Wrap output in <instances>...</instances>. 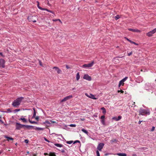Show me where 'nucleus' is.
Segmentation results:
<instances>
[{"instance_id": "cd10ccee", "label": "nucleus", "mask_w": 156, "mask_h": 156, "mask_svg": "<svg viewBox=\"0 0 156 156\" xmlns=\"http://www.w3.org/2000/svg\"><path fill=\"white\" fill-rule=\"evenodd\" d=\"M128 77L126 76L124 78L121 80V82H124L128 79Z\"/></svg>"}, {"instance_id": "3c124183", "label": "nucleus", "mask_w": 156, "mask_h": 156, "mask_svg": "<svg viewBox=\"0 0 156 156\" xmlns=\"http://www.w3.org/2000/svg\"><path fill=\"white\" fill-rule=\"evenodd\" d=\"M77 142L80 143V141L79 140H77L75 141L74 142V143H77Z\"/></svg>"}, {"instance_id": "0e129e2a", "label": "nucleus", "mask_w": 156, "mask_h": 156, "mask_svg": "<svg viewBox=\"0 0 156 156\" xmlns=\"http://www.w3.org/2000/svg\"><path fill=\"white\" fill-rule=\"evenodd\" d=\"M135 104V102H134L133 104Z\"/></svg>"}, {"instance_id": "a18cd8bd", "label": "nucleus", "mask_w": 156, "mask_h": 156, "mask_svg": "<svg viewBox=\"0 0 156 156\" xmlns=\"http://www.w3.org/2000/svg\"><path fill=\"white\" fill-rule=\"evenodd\" d=\"M132 52L131 51L130 53H128V55L130 56V55H131L132 54Z\"/></svg>"}, {"instance_id": "680f3d73", "label": "nucleus", "mask_w": 156, "mask_h": 156, "mask_svg": "<svg viewBox=\"0 0 156 156\" xmlns=\"http://www.w3.org/2000/svg\"><path fill=\"white\" fill-rule=\"evenodd\" d=\"M2 153V151H0V154Z\"/></svg>"}, {"instance_id": "4be33fe9", "label": "nucleus", "mask_w": 156, "mask_h": 156, "mask_svg": "<svg viewBox=\"0 0 156 156\" xmlns=\"http://www.w3.org/2000/svg\"><path fill=\"white\" fill-rule=\"evenodd\" d=\"M101 109L102 110V113L105 115V114L106 112V111L104 107H102L101 108Z\"/></svg>"}, {"instance_id": "37998d69", "label": "nucleus", "mask_w": 156, "mask_h": 156, "mask_svg": "<svg viewBox=\"0 0 156 156\" xmlns=\"http://www.w3.org/2000/svg\"><path fill=\"white\" fill-rule=\"evenodd\" d=\"M44 140H45V141H46L48 142H50V141L48 140H47L46 138H44Z\"/></svg>"}, {"instance_id": "5701e85b", "label": "nucleus", "mask_w": 156, "mask_h": 156, "mask_svg": "<svg viewBox=\"0 0 156 156\" xmlns=\"http://www.w3.org/2000/svg\"><path fill=\"white\" fill-rule=\"evenodd\" d=\"M80 74H79V73H78L76 74V80L78 81L79 79H80Z\"/></svg>"}, {"instance_id": "603ef678", "label": "nucleus", "mask_w": 156, "mask_h": 156, "mask_svg": "<svg viewBox=\"0 0 156 156\" xmlns=\"http://www.w3.org/2000/svg\"><path fill=\"white\" fill-rule=\"evenodd\" d=\"M125 38H126L128 41L129 42H130V41H131V40H129V39H128V38H127L126 37H125Z\"/></svg>"}, {"instance_id": "c756f323", "label": "nucleus", "mask_w": 156, "mask_h": 156, "mask_svg": "<svg viewBox=\"0 0 156 156\" xmlns=\"http://www.w3.org/2000/svg\"><path fill=\"white\" fill-rule=\"evenodd\" d=\"M30 122L32 124H35L36 123V122L34 121H31L30 119L29 120Z\"/></svg>"}, {"instance_id": "e2e57ef3", "label": "nucleus", "mask_w": 156, "mask_h": 156, "mask_svg": "<svg viewBox=\"0 0 156 156\" xmlns=\"http://www.w3.org/2000/svg\"><path fill=\"white\" fill-rule=\"evenodd\" d=\"M76 89L75 88H73V90Z\"/></svg>"}, {"instance_id": "f3484780", "label": "nucleus", "mask_w": 156, "mask_h": 156, "mask_svg": "<svg viewBox=\"0 0 156 156\" xmlns=\"http://www.w3.org/2000/svg\"><path fill=\"white\" fill-rule=\"evenodd\" d=\"M4 137L6 139H7L8 141H9L10 140H13V138L12 137H10L9 136H7L6 135H4Z\"/></svg>"}, {"instance_id": "72a5a7b5", "label": "nucleus", "mask_w": 156, "mask_h": 156, "mask_svg": "<svg viewBox=\"0 0 156 156\" xmlns=\"http://www.w3.org/2000/svg\"><path fill=\"white\" fill-rule=\"evenodd\" d=\"M69 126L71 127H75L76 125L75 124H71L69 125Z\"/></svg>"}, {"instance_id": "6ab92c4d", "label": "nucleus", "mask_w": 156, "mask_h": 156, "mask_svg": "<svg viewBox=\"0 0 156 156\" xmlns=\"http://www.w3.org/2000/svg\"><path fill=\"white\" fill-rule=\"evenodd\" d=\"M33 110L34 111V114L33 116H32V118H34L35 117L36 115V110L34 108H33Z\"/></svg>"}, {"instance_id": "864d4df0", "label": "nucleus", "mask_w": 156, "mask_h": 156, "mask_svg": "<svg viewBox=\"0 0 156 156\" xmlns=\"http://www.w3.org/2000/svg\"><path fill=\"white\" fill-rule=\"evenodd\" d=\"M47 5H48V6H50L51 5H50V4L49 3V1H48V3H47Z\"/></svg>"}, {"instance_id": "473e14b6", "label": "nucleus", "mask_w": 156, "mask_h": 156, "mask_svg": "<svg viewBox=\"0 0 156 156\" xmlns=\"http://www.w3.org/2000/svg\"><path fill=\"white\" fill-rule=\"evenodd\" d=\"M35 129L36 130H42L43 129L42 128H41L36 127L35 128Z\"/></svg>"}, {"instance_id": "c9c22d12", "label": "nucleus", "mask_w": 156, "mask_h": 156, "mask_svg": "<svg viewBox=\"0 0 156 156\" xmlns=\"http://www.w3.org/2000/svg\"><path fill=\"white\" fill-rule=\"evenodd\" d=\"M130 42L131 43H132V44H133L136 45H138V44H136L135 42L133 41H130Z\"/></svg>"}, {"instance_id": "de8ad7c7", "label": "nucleus", "mask_w": 156, "mask_h": 156, "mask_svg": "<svg viewBox=\"0 0 156 156\" xmlns=\"http://www.w3.org/2000/svg\"><path fill=\"white\" fill-rule=\"evenodd\" d=\"M28 141H28V140H25V142L26 143H28Z\"/></svg>"}, {"instance_id": "f704fd0d", "label": "nucleus", "mask_w": 156, "mask_h": 156, "mask_svg": "<svg viewBox=\"0 0 156 156\" xmlns=\"http://www.w3.org/2000/svg\"><path fill=\"white\" fill-rule=\"evenodd\" d=\"M73 142V141H68L66 142L67 143L69 144H72Z\"/></svg>"}, {"instance_id": "f257e3e1", "label": "nucleus", "mask_w": 156, "mask_h": 156, "mask_svg": "<svg viewBox=\"0 0 156 156\" xmlns=\"http://www.w3.org/2000/svg\"><path fill=\"white\" fill-rule=\"evenodd\" d=\"M23 98V97L18 98L13 101L12 103V105L14 107H18L20 105Z\"/></svg>"}, {"instance_id": "9d476101", "label": "nucleus", "mask_w": 156, "mask_h": 156, "mask_svg": "<svg viewBox=\"0 0 156 156\" xmlns=\"http://www.w3.org/2000/svg\"><path fill=\"white\" fill-rule=\"evenodd\" d=\"M5 61L3 59H0V66L3 68L5 67Z\"/></svg>"}, {"instance_id": "412c9836", "label": "nucleus", "mask_w": 156, "mask_h": 156, "mask_svg": "<svg viewBox=\"0 0 156 156\" xmlns=\"http://www.w3.org/2000/svg\"><path fill=\"white\" fill-rule=\"evenodd\" d=\"M117 141H118V140L115 139H113L111 140V142L112 144H113L114 142H117Z\"/></svg>"}, {"instance_id": "774afa93", "label": "nucleus", "mask_w": 156, "mask_h": 156, "mask_svg": "<svg viewBox=\"0 0 156 156\" xmlns=\"http://www.w3.org/2000/svg\"><path fill=\"white\" fill-rule=\"evenodd\" d=\"M155 110L156 111V108L155 109Z\"/></svg>"}, {"instance_id": "39448f33", "label": "nucleus", "mask_w": 156, "mask_h": 156, "mask_svg": "<svg viewBox=\"0 0 156 156\" xmlns=\"http://www.w3.org/2000/svg\"><path fill=\"white\" fill-rule=\"evenodd\" d=\"M156 32V28L154 29L153 30L147 33L146 34V35L149 37H150L152 36Z\"/></svg>"}, {"instance_id": "ddd939ff", "label": "nucleus", "mask_w": 156, "mask_h": 156, "mask_svg": "<svg viewBox=\"0 0 156 156\" xmlns=\"http://www.w3.org/2000/svg\"><path fill=\"white\" fill-rule=\"evenodd\" d=\"M53 69H55V70L57 71V73L58 74H60L62 73V71L58 67H54Z\"/></svg>"}, {"instance_id": "20e7f679", "label": "nucleus", "mask_w": 156, "mask_h": 156, "mask_svg": "<svg viewBox=\"0 0 156 156\" xmlns=\"http://www.w3.org/2000/svg\"><path fill=\"white\" fill-rule=\"evenodd\" d=\"M37 6L38 8L42 10H46L48 12H49L52 14H54V12L52 11L49 10L47 9L43 8L39 6V2L38 1H37Z\"/></svg>"}, {"instance_id": "1a4fd4ad", "label": "nucleus", "mask_w": 156, "mask_h": 156, "mask_svg": "<svg viewBox=\"0 0 156 156\" xmlns=\"http://www.w3.org/2000/svg\"><path fill=\"white\" fill-rule=\"evenodd\" d=\"M104 144L102 143H101L99 144L97 147V149L99 151H101L104 146Z\"/></svg>"}, {"instance_id": "09e8293b", "label": "nucleus", "mask_w": 156, "mask_h": 156, "mask_svg": "<svg viewBox=\"0 0 156 156\" xmlns=\"http://www.w3.org/2000/svg\"><path fill=\"white\" fill-rule=\"evenodd\" d=\"M0 55L2 56V57H4V56L3 55L2 52H0Z\"/></svg>"}, {"instance_id": "c85d7f7f", "label": "nucleus", "mask_w": 156, "mask_h": 156, "mask_svg": "<svg viewBox=\"0 0 156 156\" xmlns=\"http://www.w3.org/2000/svg\"><path fill=\"white\" fill-rule=\"evenodd\" d=\"M101 122L103 125H105V120L104 119H101Z\"/></svg>"}, {"instance_id": "4468645a", "label": "nucleus", "mask_w": 156, "mask_h": 156, "mask_svg": "<svg viewBox=\"0 0 156 156\" xmlns=\"http://www.w3.org/2000/svg\"><path fill=\"white\" fill-rule=\"evenodd\" d=\"M45 155H49V156H56L55 153L54 152H50L49 154L47 153H44Z\"/></svg>"}, {"instance_id": "052dcab7", "label": "nucleus", "mask_w": 156, "mask_h": 156, "mask_svg": "<svg viewBox=\"0 0 156 156\" xmlns=\"http://www.w3.org/2000/svg\"><path fill=\"white\" fill-rule=\"evenodd\" d=\"M40 62V64L41 65V61H39Z\"/></svg>"}, {"instance_id": "4d7b16f0", "label": "nucleus", "mask_w": 156, "mask_h": 156, "mask_svg": "<svg viewBox=\"0 0 156 156\" xmlns=\"http://www.w3.org/2000/svg\"><path fill=\"white\" fill-rule=\"evenodd\" d=\"M141 122H142V121H140L138 122L139 124H140Z\"/></svg>"}, {"instance_id": "2f4dec72", "label": "nucleus", "mask_w": 156, "mask_h": 156, "mask_svg": "<svg viewBox=\"0 0 156 156\" xmlns=\"http://www.w3.org/2000/svg\"><path fill=\"white\" fill-rule=\"evenodd\" d=\"M114 17H115V19L116 20H117L120 17H119V16L117 15V16H115Z\"/></svg>"}, {"instance_id": "8fccbe9b", "label": "nucleus", "mask_w": 156, "mask_h": 156, "mask_svg": "<svg viewBox=\"0 0 156 156\" xmlns=\"http://www.w3.org/2000/svg\"><path fill=\"white\" fill-rule=\"evenodd\" d=\"M20 109H16L15 110V111H16V112H18V111H20Z\"/></svg>"}, {"instance_id": "7c9ffc66", "label": "nucleus", "mask_w": 156, "mask_h": 156, "mask_svg": "<svg viewBox=\"0 0 156 156\" xmlns=\"http://www.w3.org/2000/svg\"><path fill=\"white\" fill-rule=\"evenodd\" d=\"M52 21H59L61 23H62V22L61 21V20L59 19H55V20H53Z\"/></svg>"}, {"instance_id": "ea45409f", "label": "nucleus", "mask_w": 156, "mask_h": 156, "mask_svg": "<svg viewBox=\"0 0 156 156\" xmlns=\"http://www.w3.org/2000/svg\"><path fill=\"white\" fill-rule=\"evenodd\" d=\"M155 128V127H154L153 126L152 128V129H151V131H154V130Z\"/></svg>"}, {"instance_id": "bf43d9fd", "label": "nucleus", "mask_w": 156, "mask_h": 156, "mask_svg": "<svg viewBox=\"0 0 156 156\" xmlns=\"http://www.w3.org/2000/svg\"><path fill=\"white\" fill-rule=\"evenodd\" d=\"M85 120V119H81V120L83 121V120Z\"/></svg>"}, {"instance_id": "a19ab883", "label": "nucleus", "mask_w": 156, "mask_h": 156, "mask_svg": "<svg viewBox=\"0 0 156 156\" xmlns=\"http://www.w3.org/2000/svg\"><path fill=\"white\" fill-rule=\"evenodd\" d=\"M105 118V116L104 115H102L101 116V119H104Z\"/></svg>"}, {"instance_id": "bb28decb", "label": "nucleus", "mask_w": 156, "mask_h": 156, "mask_svg": "<svg viewBox=\"0 0 156 156\" xmlns=\"http://www.w3.org/2000/svg\"><path fill=\"white\" fill-rule=\"evenodd\" d=\"M124 84V82H121V80L119 82V87L120 86L122 85H123Z\"/></svg>"}, {"instance_id": "f8f14e48", "label": "nucleus", "mask_w": 156, "mask_h": 156, "mask_svg": "<svg viewBox=\"0 0 156 156\" xmlns=\"http://www.w3.org/2000/svg\"><path fill=\"white\" fill-rule=\"evenodd\" d=\"M85 94L86 96H87V97H88L90 98H92V99H94V100H96L97 99V98H96L94 97V95L92 94H90V95H88L86 93Z\"/></svg>"}, {"instance_id": "2eb2a0df", "label": "nucleus", "mask_w": 156, "mask_h": 156, "mask_svg": "<svg viewBox=\"0 0 156 156\" xmlns=\"http://www.w3.org/2000/svg\"><path fill=\"white\" fill-rule=\"evenodd\" d=\"M128 30H129L130 31H132L133 32H140V31L138 29L129 28V29H128Z\"/></svg>"}, {"instance_id": "338daca9", "label": "nucleus", "mask_w": 156, "mask_h": 156, "mask_svg": "<svg viewBox=\"0 0 156 156\" xmlns=\"http://www.w3.org/2000/svg\"><path fill=\"white\" fill-rule=\"evenodd\" d=\"M29 153V152H27V153Z\"/></svg>"}, {"instance_id": "e433bc0d", "label": "nucleus", "mask_w": 156, "mask_h": 156, "mask_svg": "<svg viewBox=\"0 0 156 156\" xmlns=\"http://www.w3.org/2000/svg\"><path fill=\"white\" fill-rule=\"evenodd\" d=\"M45 123L48 124H51L50 122L48 121H46Z\"/></svg>"}, {"instance_id": "4c0bfd02", "label": "nucleus", "mask_w": 156, "mask_h": 156, "mask_svg": "<svg viewBox=\"0 0 156 156\" xmlns=\"http://www.w3.org/2000/svg\"><path fill=\"white\" fill-rule=\"evenodd\" d=\"M96 152L97 156H100V153L98 151H97Z\"/></svg>"}, {"instance_id": "6e6d98bb", "label": "nucleus", "mask_w": 156, "mask_h": 156, "mask_svg": "<svg viewBox=\"0 0 156 156\" xmlns=\"http://www.w3.org/2000/svg\"><path fill=\"white\" fill-rule=\"evenodd\" d=\"M37 155V154H33V156H36Z\"/></svg>"}, {"instance_id": "f03ea898", "label": "nucleus", "mask_w": 156, "mask_h": 156, "mask_svg": "<svg viewBox=\"0 0 156 156\" xmlns=\"http://www.w3.org/2000/svg\"><path fill=\"white\" fill-rule=\"evenodd\" d=\"M139 115H145L146 114L149 115L150 114V112L147 111V110L144 109H140L139 111Z\"/></svg>"}, {"instance_id": "49530a36", "label": "nucleus", "mask_w": 156, "mask_h": 156, "mask_svg": "<svg viewBox=\"0 0 156 156\" xmlns=\"http://www.w3.org/2000/svg\"><path fill=\"white\" fill-rule=\"evenodd\" d=\"M66 68L67 69H69L70 68V67H69V66H68L67 65L66 66Z\"/></svg>"}, {"instance_id": "aec40b11", "label": "nucleus", "mask_w": 156, "mask_h": 156, "mask_svg": "<svg viewBox=\"0 0 156 156\" xmlns=\"http://www.w3.org/2000/svg\"><path fill=\"white\" fill-rule=\"evenodd\" d=\"M54 145L56 147H62L63 146L62 144H55Z\"/></svg>"}, {"instance_id": "dca6fc26", "label": "nucleus", "mask_w": 156, "mask_h": 156, "mask_svg": "<svg viewBox=\"0 0 156 156\" xmlns=\"http://www.w3.org/2000/svg\"><path fill=\"white\" fill-rule=\"evenodd\" d=\"M24 127L25 128H26L28 129H30L31 128H33L34 126H29L27 125H24Z\"/></svg>"}, {"instance_id": "9b49d317", "label": "nucleus", "mask_w": 156, "mask_h": 156, "mask_svg": "<svg viewBox=\"0 0 156 156\" xmlns=\"http://www.w3.org/2000/svg\"><path fill=\"white\" fill-rule=\"evenodd\" d=\"M83 78L88 81H90L91 80V77L87 74H85L83 76Z\"/></svg>"}, {"instance_id": "69168bd1", "label": "nucleus", "mask_w": 156, "mask_h": 156, "mask_svg": "<svg viewBox=\"0 0 156 156\" xmlns=\"http://www.w3.org/2000/svg\"><path fill=\"white\" fill-rule=\"evenodd\" d=\"M135 104V102H134L133 104Z\"/></svg>"}, {"instance_id": "c03bdc74", "label": "nucleus", "mask_w": 156, "mask_h": 156, "mask_svg": "<svg viewBox=\"0 0 156 156\" xmlns=\"http://www.w3.org/2000/svg\"><path fill=\"white\" fill-rule=\"evenodd\" d=\"M50 122H51V123H56V122L55 121H53V120H51Z\"/></svg>"}, {"instance_id": "393cba45", "label": "nucleus", "mask_w": 156, "mask_h": 156, "mask_svg": "<svg viewBox=\"0 0 156 156\" xmlns=\"http://www.w3.org/2000/svg\"><path fill=\"white\" fill-rule=\"evenodd\" d=\"M122 118V117L121 116H119L118 117V119H116L115 118H113V119H116V120L117 121H119V120L121 119Z\"/></svg>"}, {"instance_id": "a211bd4d", "label": "nucleus", "mask_w": 156, "mask_h": 156, "mask_svg": "<svg viewBox=\"0 0 156 156\" xmlns=\"http://www.w3.org/2000/svg\"><path fill=\"white\" fill-rule=\"evenodd\" d=\"M117 155L119 156H126V154L125 153H119Z\"/></svg>"}, {"instance_id": "58836bf2", "label": "nucleus", "mask_w": 156, "mask_h": 156, "mask_svg": "<svg viewBox=\"0 0 156 156\" xmlns=\"http://www.w3.org/2000/svg\"><path fill=\"white\" fill-rule=\"evenodd\" d=\"M117 91H118V93H119L120 92H121V93H123L124 92V91L122 90H118Z\"/></svg>"}, {"instance_id": "7ed1b4c3", "label": "nucleus", "mask_w": 156, "mask_h": 156, "mask_svg": "<svg viewBox=\"0 0 156 156\" xmlns=\"http://www.w3.org/2000/svg\"><path fill=\"white\" fill-rule=\"evenodd\" d=\"M37 17L35 15H30L28 17V20L30 22H36Z\"/></svg>"}, {"instance_id": "6e6552de", "label": "nucleus", "mask_w": 156, "mask_h": 156, "mask_svg": "<svg viewBox=\"0 0 156 156\" xmlns=\"http://www.w3.org/2000/svg\"><path fill=\"white\" fill-rule=\"evenodd\" d=\"M73 96L72 95H69L65 97L61 101V102H62L66 101L72 98H73Z\"/></svg>"}, {"instance_id": "0eeeda50", "label": "nucleus", "mask_w": 156, "mask_h": 156, "mask_svg": "<svg viewBox=\"0 0 156 156\" xmlns=\"http://www.w3.org/2000/svg\"><path fill=\"white\" fill-rule=\"evenodd\" d=\"M94 63V61H92L91 63L88 64H85L83 65L82 67L83 68H89L92 67Z\"/></svg>"}, {"instance_id": "a878e982", "label": "nucleus", "mask_w": 156, "mask_h": 156, "mask_svg": "<svg viewBox=\"0 0 156 156\" xmlns=\"http://www.w3.org/2000/svg\"><path fill=\"white\" fill-rule=\"evenodd\" d=\"M82 131V132H83V133H85L87 134L88 133V132H87V131L85 130V129H82L81 130Z\"/></svg>"}, {"instance_id": "b1692460", "label": "nucleus", "mask_w": 156, "mask_h": 156, "mask_svg": "<svg viewBox=\"0 0 156 156\" xmlns=\"http://www.w3.org/2000/svg\"><path fill=\"white\" fill-rule=\"evenodd\" d=\"M19 120H22V121L24 122H27V119L24 118H20L19 119Z\"/></svg>"}, {"instance_id": "423d86ee", "label": "nucleus", "mask_w": 156, "mask_h": 156, "mask_svg": "<svg viewBox=\"0 0 156 156\" xmlns=\"http://www.w3.org/2000/svg\"><path fill=\"white\" fill-rule=\"evenodd\" d=\"M16 128L17 129L20 130L21 128L24 127V125H22L18 123H16Z\"/></svg>"}, {"instance_id": "5fc2aeb1", "label": "nucleus", "mask_w": 156, "mask_h": 156, "mask_svg": "<svg viewBox=\"0 0 156 156\" xmlns=\"http://www.w3.org/2000/svg\"><path fill=\"white\" fill-rule=\"evenodd\" d=\"M61 151L62 153H64L65 152V150L64 149H62L61 150Z\"/></svg>"}, {"instance_id": "13d9d810", "label": "nucleus", "mask_w": 156, "mask_h": 156, "mask_svg": "<svg viewBox=\"0 0 156 156\" xmlns=\"http://www.w3.org/2000/svg\"><path fill=\"white\" fill-rule=\"evenodd\" d=\"M132 156H137L136 154H133Z\"/></svg>"}, {"instance_id": "79ce46f5", "label": "nucleus", "mask_w": 156, "mask_h": 156, "mask_svg": "<svg viewBox=\"0 0 156 156\" xmlns=\"http://www.w3.org/2000/svg\"><path fill=\"white\" fill-rule=\"evenodd\" d=\"M37 121H38L39 119V117L37 116L36 117H35Z\"/></svg>"}]
</instances>
